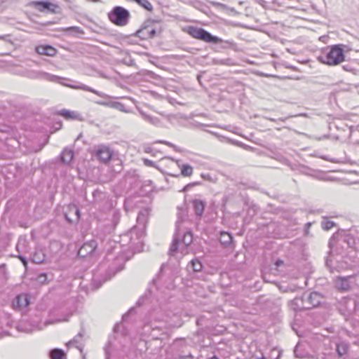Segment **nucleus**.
Returning <instances> with one entry per match:
<instances>
[{"mask_svg":"<svg viewBox=\"0 0 359 359\" xmlns=\"http://www.w3.org/2000/svg\"><path fill=\"white\" fill-rule=\"evenodd\" d=\"M83 342V334L81 332H79L77 335L74 337V338L72 340L67 342L66 345L68 347L70 346H75L80 351L81 353H82L84 346Z\"/></svg>","mask_w":359,"mask_h":359,"instance_id":"nucleus-18","label":"nucleus"},{"mask_svg":"<svg viewBox=\"0 0 359 359\" xmlns=\"http://www.w3.org/2000/svg\"><path fill=\"white\" fill-rule=\"evenodd\" d=\"M73 157L74 151L67 148L65 149L60 155V159L65 164H69L73 159Z\"/></svg>","mask_w":359,"mask_h":359,"instance_id":"nucleus-20","label":"nucleus"},{"mask_svg":"<svg viewBox=\"0 0 359 359\" xmlns=\"http://www.w3.org/2000/svg\"><path fill=\"white\" fill-rule=\"evenodd\" d=\"M74 208L75 210V213L76 215V219H79V216H80V212H79V210L76 207V206H74Z\"/></svg>","mask_w":359,"mask_h":359,"instance_id":"nucleus-40","label":"nucleus"},{"mask_svg":"<svg viewBox=\"0 0 359 359\" xmlns=\"http://www.w3.org/2000/svg\"><path fill=\"white\" fill-rule=\"evenodd\" d=\"M348 350V345L346 342H340L337 344V355L341 357L346 354Z\"/></svg>","mask_w":359,"mask_h":359,"instance_id":"nucleus-27","label":"nucleus"},{"mask_svg":"<svg viewBox=\"0 0 359 359\" xmlns=\"http://www.w3.org/2000/svg\"><path fill=\"white\" fill-rule=\"evenodd\" d=\"M128 316V314H127V315H124V316H123V320H125V319H126V318Z\"/></svg>","mask_w":359,"mask_h":359,"instance_id":"nucleus-46","label":"nucleus"},{"mask_svg":"<svg viewBox=\"0 0 359 359\" xmlns=\"http://www.w3.org/2000/svg\"><path fill=\"white\" fill-rule=\"evenodd\" d=\"M187 267L189 271L192 270L194 272H198L201 271L203 265L198 259H194L190 262Z\"/></svg>","mask_w":359,"mask_h":359,"instance_id":"nucleus-24","label":"nucleus"},{"mask_svg":"<svg viewBox=\"0 0 359 359\" xmlns=\"http://www.w3.org/2000/svg\"><path fill=\"white\" fill-rule=\"evenodd\" d=\"M179 359H194V358L191 353H189L186 355H179Z\"/></svg>","mask_w":359,"mask_h":359,"instance_id":"nucleus-38","label":"nucleus"},{"mask_svg":"<svg viewBox=\"0 0 359 359\" xmlns=\"http://www.w3.org/2000/svg\"><path fill=\"white\" fill-rule=\"evenodd\" d=\"M210 359H219V358L215 357V356H214V357L211 358Z\"/></svg>","mask_w":359,"mask_h":359,"instance_id":"nucleus-47","label":"nucleus"},{"mask_svg":"<svg viewBox=\"0 0 359 359\" xmlns=\"http://www.w3.org/2000/svg\"><path fill=\"white\" fill-rule=\"evenodd\" d=\"M51 359H62L65 356V352L60 348H53L49 353Z\"/></svg>","mask_w":359,"mask_h":359,"instance_id":"nucleus-28","label":"nucleus"},{"mask_svg":"<svg viewBox=\"0 0 359 359\" xmlns=\"http://www.w3.org/2000/svg\"><path fill=\"white\" fill-rule=\"evenodd\" d=\"M352 276L337 277L334 280L335 287L340 291H348L351 287L350 280Z\"/></svg>","mask_w":359,"mask_h":359,"instance_id":"nucleus-15","label":"nucleus"},{"mask_svg":"<svg viewBox=\"0 0 359 359\" xmlns=\"http://www.w3.org/2000/svg\"><path fill=\"white\" fill-rule=\"evenodd\" d=\"M189 187H191V184H187V186H185V187H184V189H183V190H182V191H186L189 189Z\"/></svg>","mask_w":359,"mask_h":359,"instance_id":"nucleus-45","label":"nucleus"},{"mask_svg":"<svg viewBox=\"0 0 359 359\" xmlns=\"http://www.w3.org/2000/svg\"><path fill=\"white\" fill-rule=\"evenodd\" d=\"M176 163L181 170L182 175L190 177L193 174V168L189 164H180L179 161H176Z\"/></svg>","mask_w":359,"mask_h":359,"instance_id":"nucleus-21","label":"nucleus"},{"mask_svg":"<svg viewBox=\"0 0 359 359\" xmlns=\"http://www.w3.org/2000/svg\"><path fill=\"white\" fill-rule=\"evenodd\" d=\"M32 4L36 10L41 12L56 13L59 9L58 5L49 1H34Z\"/></svg>","mask_w":359,"mask_h":359,"instance_id":"nucleus-9","label":"nucleus"},{"mask_svg":"<svg viewBox=\"0 0 359 359\" xmlns=\"http://www.w3.org/2000/svg\"><path fill=\"white\" fill-rule=\"evenodd\" d=\"M151 318L152 320L145 325V327H149V330H147L145 332L149 333L151 337L158 339L165 333V325L163 321L156 319L154 313L151 314Z\"/></svg>","mask_w":359,"mask_h":359,"instance_id":"nucleus-6","label":"nucleus"},{"mask_svg":"<svg viewBox=\"0 0 359 359\" xmlns=\"http://www.w3.org/2000/svg\"><path fill=\"white\" fill-rule=\"evenodd\" d=\"M217 6L219 7H221V8H226V6L223 4H221V3H217L215 4Z\"/></svg>","mask_w":359,"mask_h":359,"instance_id":"nucleus-42","label":"nucleus"},{"mask_svg":"<svg viewBox=\"0 0 359 359\" xmlns=\"http://www.w3.org/2000/svg\"><path fill=\"white\" fill-rule=\"evenodd\" d=\"M163 29L158 21L149 19L146 20L141 28L136 32V36L142 39H149L159 35Z\"/></svg>","mask_w":359,"mask_h":359,"instance_id":"nucleus-3","label":"nucleus"},{"mask_svg":"<svg viewBox=\"0 0 359 359\" xmlns=\"http://www.w3.org/2000/svg\"><path fill=\"white\" fill-rule=\"evenodd\" d=\"M94 155L101 163L107 164L111 159L114 151L108 146L100 144L97 146Z\"/></svg>","mask_w":359,"mask_h":359,"instance_id":"nucleus-7","label":"nucleus"},{"mask_svg":"<svg viewBox=\"0 0 359 359\" xmlns=\"http://www.w3.org/2000/svg\"><path fill=\"white\" fill-rule=\"evenodd\" d=\"M283 263V261H281V260H277V261L276 262V264L277 266H279V265L282 264Z\"/></svg>","mask_w":359,"mask_h":359,"instance_id":"nucleus-43","label":"nucleus"},{"mask_svg":"<svg viewBox=\"0 0 359 359\" xmlns=\"http://www.w3.org/2000/svg\"><path fill=\"white\" fill-rule=\"evenodd\" d=\"M187 32L192 37L201 39L208 43L218 44L222 42V39L212 35L210 33L202 28L189 27L187 29Z\"/></svg>","mask_w":359,"mask_h":359,"instance_id":"nucleus-5","label":"nucleus"},{"mask_svg":"<svg viewBox=\"0 0 359 359\" xmlns=\"http://www.w3.org/2000/svg\"><path fill=\"white\" fill-rule=\"evenodd\" d=\"M342 44L334 45L330 48L329 50L322 53L318 57V60L323 63L330 66L337 65L344 61L345 56L344 54Z\"/></svg>","mask_w":359,"mask_h":359,"instance_id":"nucleus-2","label":"nucleus"},{"mask_svg":"<svg viewBox=\"0 0 359 359\" xmlns=\"http://www.w3.org/2000/svg\"><path fill=\"white\" fill-rule=\"evenodd\" d=\"M149 214L150 210L149 208H144L141 210L137 217V226L131 229V231L128 233V235H126V236L132 237L134 233L137 234V229H140L142 231L146 227V224L147 223Z\"/></svg>","mask_w":359,"mask_h":359,"instance_id":"nucleus-8","label":"nucleus"},{"mask_svg":"<svg viewBox=\"0 0 359 359\" xmlns=\"http://www.w3.org/2000/svg\"><path fill=\"white\" fill-rule=\"evenodd\" d=\"M47 280L46 273H41L37 277V280L41 283H44Z\"/></svg>","mask_w":359,"mask_h":359,"instance_id":"nucleus-34","label":"nucleus"},{"mask_svg":"<svg viewBox=\"0 0 359 359\" xmlns=\"http://www.w3.org/2000/svg\"><path fill=\"white\" fill-rule=\"evenodd\" d=\"M0 318L2 322H5V323L8 326H12L13 323V320L12 319V316L10 313L7 312H1L0 314Z\"/></svg>","mask_w":359,"mask_h":359,"instance_id":"nucleus-31","label":"nucleus"},{"mask_svg":"<svg viewBox=\"0 0 359 359\" xmlns=\"http://www.w3.org/2000/svg\"><path fill=\"white\" fill-rule=\"evenodd\" d=\"M97 246V242L94 240L84 243L83 245L79 248L78 255L79 257H86L91 255L95 250Z\"/></svg>","mask_w":359,"mask_h":359,"instance_id":"nucleus-13","label":"nucleus"},{"mask_svg":"<svg viewBox=\"0 0 359 359\" xmlns=\"http://www.w3.org/2000/svg\"><path fill=\"white\" fill-rule=\"evenodd\" d=\"M8 35L6 36H0V40H6L7 37H8Z\"/></svg>","mask_w":359,"mask_h":359,"instance_id":"nucleus-44","label":"nucleus"},{"mask_svg":"<svg viewBox=\"0 0 359 359\" xmlns=\"http://www.w3.org/2000/svg\"><path fill=\"white\" fill-rule=\"evenodd\" d=\"M69 87H71L73 89H80V90H86V91H88V92H91L100 97H102V93L85 85V84H79V85H71V86H69Z\"/></svg>","mask_w":359,"mask_h":359,"instance_id":"nucleus-22","label":"nucleus"},{"mask_svg":"<svg viewBox=\"0 0 359 359\" xmlns=\"http://www.w3.org/2000/svg\"><path fill=\"white\" fill-rule=\"evenodd\" d=\"M108 18L113 24L123 27L128 25L130 14V12L121 6H115L108 13Z\"/></svg>","mask_w":359,"mask_h":359,"instance_id":"nucleus-4","label":"nucleus"},{"mask_svg":"<svg viewBox=\"0 0 359 359\" xmlns=\"http://www.w3.org/2000/svg\"><path fill=\"white\" fill-rule=\"evenodd\" d=\"M158 142L165 144V145L172 148L175 151H176L177 152H182V151L180 147H178L177 146L175 145L174 144H172L170 142H168L165 140H160Z\"/></svg>","mask_w":359,"mask_h":359,"instance_id":"nucleus-33","label":"nucleus"},{"mask_svg":"<svg viewBox=\"0 0 359 359\" xmlns=\"http://www.w3.org/2000/svg\"><path fill=\"white\" fill-rule=\"evenodd\" d=\"M294 353L295 356L299 358H306L309 356V354L307 352L304 351L303 346L301 344H297L295 346Z\"/></svg>","mask_w":359,"mask_h":359,"instance_id":"nucleus-26","label":"nucleus"},{"mask_svg":"<svg viewBox=\"0 0 359 359\" xmlns=\"http://www.w3.org/2000/svg\"><path fill=\"white\" fill-rule=\"evenodd\" d=\"M58 114L66 119H77L79 116V114L77 112L68 109H62L58 112Z\"/></svg>","mask_w":359,"mask_h":359,"instance_id":"nucleus-23","label":"nucleus"},{"mask_svg":"<svg viewBox=\"0 0 359 359\" xmlns=\"http://www.w3.org/2000/svg\"><path fill=\"white\" fill-rule=\"evenodd\" d=\"M27 76L32 79H44L49 81H57L60 78L57 76L50 74L46 72H37V71H29L27 73Z\"/></svg>","mask_w":359,"mask_h":359,"instance_id":"nucleus-12","label":"nucleus"},{"mask_svg":"<svg viewBox=\"0 0 359 359\" xmlns=\"http://www.w3.org/2000/svg\"><path fill=\"white\" fill-rule=\"evenodd\" d=\"M140 114H141L142 118L146 121L150 123L152 125L158 126L161 123L159 118L157 117H153L150 115H148V114L144 113L143 111H141Z\"/></svg>","mask_w":359,"mask_h":359,"instance_id":"nucleus-30","label":"nucleus"},{"mask_svg":"<svg viewBox=\"0 0 359 359\" xmlns=\"http://www.w3.org/2000/svg\"><path fill=\"white\" fill-rule=\"evenodd\" d=\"M32 261L35 264H42L45 261V255L41 251H36L32 257Z\"/></svg>","mask_w":359,"mask_h":359,"instance_id":"nucleus-29","label":"nucleus"},{"mask_svg":"<svg viewBox=\"0 0 359 359\" xmlns=\"http://www.w3.org/2000/svg\"><path fill=\"white\" fill-rule=\"evenodd\" d=\"M232 240L233 238L230 233L224 231L221 232L219 241L223 245L227 246L230 245L232 242Z\"/></svg>","mask_w":359,"mask_h":359,"instance_id":"nucleus-25","label":"nucleus"},{"mask_svg":"<svg viewBox=\"0 0 359 359\" xmlns=\"http://www.w3.org/2000/svg\"><path fill=\"white\" fill-rule=\"evenodd\" d=\"M36 52L39 55L53 57L56 55L57 50L50 45H41L35 48Z\"/></svg>","mask_w":359,"mask_h":359,"instance_id":"nucleus-17","label":"nucleus"},{"mask_svg":"<svg viewBox=\"0 0 359 359\" xmlns=\"http://www.w3.org/2000/svg\"><path fill=\"white\" fill-rule=\"evenodd\" d=\"M29 304V299L26 294L17 295L12 302V308L15 311H22Z\"/></svg>","mask_w":359,"mask_h":359,"instance_id":"nucleus-11","label":"nucleus"},{"mask_svg":"<svg viewBox=\"0 0 359 359\" xmlns=\"http://www.w3.org/2000/svg\"><path fill=\"white\" fill-rule=\"evenodd\" d=\"M304 298L306 299L308 309L319 306L323 300V297L317 292L304 293Z\"/></svg>","mask_w":359,"mask_h":359,"instance_id":"nucleus-10","label":"nucleus"},{"mask_svg":"<svg viewBox=\"0 0 359 359\" xmlns=\"http://www.w3.org/2000/svg\"><path fill=\"white\" fill-rule=\"evenodd\" d=\"M201 177H202L203 179H207V180H210V177L209 176V175L202 174V175H201Z\"/></svg>","mask_w":359,"mask_h":359,"instance_id":"nucleus-41","label":"nucleus"},{"mask_svg":"<svg viewBox=\"0 0 359 359\" xmlns=\"http://www.w3.org/2000/svg\"><path fill=\"white\" fill-rule=\"evenodd\" d=\"M343 69L345 70V71H347V72H353V71L355 70L354 68L352 67V66L351 65H345L343 66Z\"/></svg>","mask_w":359,"mask_h":359,"instance_id":"nucleus-37","label":"nucleus"},{"mask_svg":"<svg viewBox=\"0 0 359 359\" xmlns=\"http://www.w3.org/2000/svg\"><path fill=\"white\" fill-rule=\"evenodd\" d=\"M18 257L22 261L23 264L26 266L27 264L26 258L25 257H23V256H21V255L18 256Z\"/></svg>","mask_w":359,"mask_h":359,"instance_id":"nucleus-39","label":"nucleus"},{"mask_svg":"<svg viewBox=\"0 0 359 359\" xmlns=\"http://www.w3.org/2000/svg\"><path fill=\"white\" fill-rule=\"evenodd\" d=\"M290 308L294 311H301L308 309L306 299L304 298V293L302 297H295L290 302Z\"/></svg>","mask_w":359,"mask_h":359,"instance_id":"nucleus-16","label":"nucleus"},{"mask_svg":"<svg viewBox=\"0 0 359 359\" xmlns=\"http://www.w3.org/2000/svg\"><path fill=\"white\" fill-rule=\"evenodd\" d=\"M192 226V222L185 217H178L176 222V232L169 250L170 255H173L177 250H180L182 254L188 252L187 248L193 241Z\"/></svg>","mask_w":359,"mask_h":359,"instance_id":"nucleus-1","label":"nucleus"},{"mask_svg":"<svg viewBox=\"0 0 359 359\" xmlns=\"http://www.w3.org/2000/svg\"><path fill=\"white\" fill-rule=\"evenodd\" d=\"M18 330L20 332L29 333L35 330L39 329V323L36 321H28L22 320L17 327Z\"/></svg>","mask_w":359,"mask_h":359,"instance_id":"nucleus-14","label":"nucleus"},{"mask_svg":"<svg viewBox=\"0 0 359 359\" xmlns=\"http://www.w3.org/2000/svg\"><path fill=\"white\" fill-rule=\"evenodd\" d=\"M334 225H335V223L331 220H329L327 217L323 218V221L321 222V226L324 230H326V231L330 230Z\"/></svg>","mask_w":359,"mask_h":359,"instance_id":"nucleus-32","label":"nucleus"},{"mask_svg":"<svg viewBox=\"0 0 359 359\" xmlns=\"http://www.w3.org/2000/svg\"><path fill=\"white\" fill-rule=\"evenodd\" d=\"M192 205L196 216L201 217L203 213L205 208V203L199 199H194L192 201Z\"/></svg>","mask_w":359,"mask_h":359,"instance_id":"nucleus-19","label":"nucleus"},{"mask_svg":"<svg viewBox=\"0 0 359 359\" xmlns=\"http://www.w3.org/2000/svg\"><path fill=\"white\" fill-rule=\"evenodd\" d=\"M67 32L74 31L78 33H82V30L78 27H69L65 29Z\"/></svg>","mask_w":359,"mask_h":359,"instance_id":"nucleus-35","label":"nucleus"},{"mask_svg":"<svg viewBox=\"0 0 359 359\" xmlns=\"http://www.w3.org/2000/svg\"><path fill=\"white\" fill-rule=\"evenodd\" d=\"M144 165L147 166L154 167L155 163L151 160H149L147 158L144 159Z\"/></svg>","mask_w":359,"mask_h":359,"instance_id":"nucleus-36","label":"nucleus"}]
</instances>
